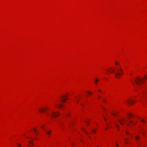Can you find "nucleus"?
<instances>
[{"instance_id": "1", "label": "nucleus", "mask_w": 147, "mask_h": 147, "mask_svg": "<svg viewBox=\"0 0 147 147\" xmlns=\"http://www.w3.org/2000/svg\"><path fill=\"white\" fill-rule=\"evenodd\" d=\"M116 74L115 77L117 78H119L123 74V71L121 68V66H119V68H117V70L115 71Z\"/></svg>"}, {"instance_id": "2", "label": "nucleus", "mask_w": 147, "mask_h": 147, "mask_svg": "<svg viewBox=\"0 0 147 147\" xmlns=\"http://www.w3.org/2000/svg\"><path fill=\"white\" fill-rule=\"evenodd\" d=\"M144 81L143 79H140L138 78H136L135 80L136 84L138 86L142 84Z\"/></svg>"}, {"instance_id": "3", "label": "nucleus", "mask_w": 147, "mask_h": 147, "mask_svg": "<svg viewBox=\"0 0 147 147\" xmlns=\"http://www.w3.org/2000/svg\"><path fill=\"white\" fill-rule=\"evenodd\" d=\"M60 114L59 113L52 112L51 113V115L53 117H57Z\"/></svg>"}, {"instance_id": "4", "label": "nucleus", "mask_w": 147, "mask_h": 147, "mask_svg": "<svg viewBox=\"0 0 147 147\" xmlns=\"http://www.w3.org/2000/svg\"><path fill=\"white\" fill-rule=\"evenodd\" d=\"M48 109V108L47 107L41 108L39 109V111L41 112L42 113L45 112Z\"/></svg>"}, {"instance_id": "5", "label": "nucleus", "mask_w": 147, "mask_h": 147, "mask_svg": "<svg viewBox=\"0 0 147 147\" xmlns=\"http://www.w3.org/2000/svg\"><path fill=\"white\" fill-rule=\"evenodd\" d=\"M125 120L124 118H122L121 119L119 120V121L121 124L123 125L124 124Z\"/></svg>"}, {"instance_id": "6", "label": "nucleus", "mask_w": 147, "mask_h": 147, "mask_svg": "<svg viewBox=\"0 0 147 147\" xmlns=\"http://www.w3.org/2000/svg\"><path fill=\"white\" fill-rule=\"evenodd\" d=\"M61 98L62 99L61 100L63 102L65 101L67 99V98H65L64 96L61 97Z\"/></svg>"}, {"instance_id": "7", "label": "nucleus", "mask_w": 147, "mask_h": 147, "mask_svg": "<svg viewBox=\"0 0 147 147\" xmlns=\"http://www.w3.org/2000/svg\"><path fill=\"white\" fill-rule=\"evenodd\" d=\"M135 102V101L134 100H129L127 101V103L130 105L134 104Z\"/></svg>"}, {"instance_id": "8", "label": "nucleus", "mask_w": 147, "mask_h": 147, "mask_svg": "<svg viewBox=\"0 0 147 147\" xmlns=\"http://www.w3.org/2000/svg\"><path fill=\"white\" fill-rule=\"evenodd\" d=\"M52 132V131L50 130H49L47 131L46 132V134L49 136H50L51 134V133Z\"/></svg>"}, {"instance_id": "9", "label": "nucleus", "mask_w": 147, "mask_h": 147, "mask_svg": "<svg viewBox=\"0 0 147 147\" xmlns=\"http://www.w3.org/2000/svg\"><path fill=\"white\" fill-rule=\"evenodd\" d=\"M140 136H136L135 137V138L137 140L138 145H139V142L138 141V140H139V139H140Z\"/></svg>"}, {"instance_id": "10", "label": "nucleus", "mask_w": 147, "mask_h": 147, "mask_svg": "<svg viewBox=\"0 0 147 147\" xmlns=\"http://www.w3.org/2000/svg\"><path fill=\"white\" fill-rule=\"evenodd\" d=\"M56 105L57 107H59L61 108H62L63 107V105L59 103H57V104H56Z\"/></svg>"}, {"instance_id": "11", "label": "nucleus", "mask_w": 147, "mask_h": 147, "mask_svg": "<svg viewBox=\"0 0 147 147\" xmlns=\"http://www.w3.org/2000/svg\"><path fill=\"white\" fill-rule=\"evenodd\" d=\"M98 81H99V79L98 78H96L95 79V82H94V83H95V84H97V82H98Z\"/></svg>"}, {"instance_id": "12", "label": "nucleus", "mask_w": 147, "mask_h": 147, "mask_svg": "<svg viewBox=\"0 0 147 147\" xmlns=\"http://www.w3.org/2000/svg\"><path fill=\"white\" fill-rule=\"evenodd\" d=\"M82 130L85 133H86L87 134L88 136H89L88 134L87 133V131H86V130L83 128H82Z\"/></svg>"}, {"instance_id": "13", "label": "nucleus", "mask_w": 147, "mask_h": 147, "mask_svg": "<svg viewBox=\"0 0 147 147\" xmlns=\"http://www.w3.org/2000/svg\"><path fill=\"white\" fill-rule=\"evenodd\" d=\"M115 64L116 65H119V63L117 61H116L115 63Z\"/></svg>"}, {"instance_id": "14", "label": "nucleus", "mask_w": 147, "mask_h": 147, "mask_svg": "<svg viewBox=\"0 0 147 147\" xmlns=\"http://www.w3.org/2000/svg\"><path fill=\"white\" fill-rule=\"evenodd\" d=\"M87 93L88 94H92V93L90 92H87Z\"/></svg>"}, {"instance_id": "15", "label": "nucleus", "mask_w": 147, "mask_h": 147, "mask_svg": "<svg viewBox=\"0 0 147 147\" xmlns=\"http://www.w3.org/2000/svg\"><path fill=\"white\" fill-rule=\"evenodd\" d=\"M141 122H143L144 123H145V121L144 120H141Z\"/></svg>"}, {"instance_id": "16", "label": "nucleus", "mask_w": 147, "mask_h": 147, "mask_svg": "<svg viewBox=\"0 0 147 147\" xmlns=\"http://www.w3.org/2000/svg\"><path fill=\"white\" fill-rule=\"evenodd\" d=\"M114 71H115V69H113L111 72V73H112Z\"/></svg>"}, {"instance_id": "17", "label": "nucleus", "mask_w": 147, "mask_h": 147, "mask_svg": "<svg viewBox=\"0 0 147 147\" xmlns=\"http://www.w3.org/2000/svg\"><path fill=\"white\" fill-rule=\"evenodd\" d=\"M116 125L117 127V128L119 127V125H117V124H116Z\"/></svg>"}, {"instance_id": "18", "label": "nucleus", "mask_w": 147, "mask_h": 147, "mask_svg": "<svg viewBox=\"0 0 147 147\" xmlns=\"http://www.w3.org/2000/svg\"><path fill=\"white\" fill-rule=\"evenodd\" d=\"M128 115H129L130 116V117H131V116H132V115L131 114H128Z\"/></svg>"}, {"instance_id": "19", "label": "nucleus", "mask_w": 147, "mask_h": 147, "mask_svg": "<svg viewBox=\"0 0 147 147\" xmlns=\"http://www.w3.org/2000/svg\"><path fill=\"white\" fill-rule=\"evenodd\" d=\"M98 99H100V96L99 95H98Z\"/></svg>"}, {"instance_id": "20", "label": "nucleus", "mask_w": 147, "mask_h": 147, "mask_svg": "<svg viewBox=\"0 0 147 147\" xmlns=\"http://www.w3.org/2000/svg\"><path fill=\"white\" fill-rule=\"evenodd\" d=\"M33 130H34V131L35 132H36V129H33Z\"/></svg>"}, {"instance_id": "21", "label": "nucleus", "mask_w": 147, "mask_h": 147, "mask_svg": "<svg viewBox=\"0 0 147 147\" xmlns=\"http://www.w3.org/2000/svg\"><path fill=\"white\" fill-rule=\"evenodd\" d=\"M17 145H18V146H19L20 147L21 146V145L20 144H17Z\"/></svg>"}, {"instance_id": "22", "label": "nucleus", "mask_w": 147, "mask_h": 147, "mask_svg": "<svg viewBox=\"0 0 147 147\" xmlns=\"http://www.w3.org/2000/svg\"><path fill=\"white\" fill-rule=\"evenodd\" d=\"M92 131L93 132H94L95 131V130H94V129H92Z\"/></svg>"}, {"instance_id": "23", "label": "nucleus", "mask_w": 147, "mask_h": 147, "mask_svg": "<svg viewBox=\"0 0 147 147\" xmlns=\"http://www.w3.org/2000/svg\"><path fill=\"white\" fill-rule=\"evenodd\" d=\"M126 133L127 134H129V133L127 131L126 132Z\"/></svg>"}, {"instance_id": "24", "label": "nucleus", "mask_w": 147, "mask_h": 147, "mask_svg": "<svg viewBox=\"0 0 147 147\" xmlns=\"http://www.w3.org/2000/svg\"><path fill=\"white\" fill-rule=\"evenodd\" d=\"M145 77L147 79V76H145Z\"/></svg>"}, {"instance_id": "25", "label": "nucleus", "mask_w": 147, "mask_h": 147, "mask_svg": "<svg viewBox=\"0 0 147 147\" xmlns=\"http://www.w3.org/2000/svg\"><path fill=\"white\" fill-rule=\"evenodd\" d=\"M144 131H142V134H144Z\"/></svg>"}, {"instance_id": "26", "label": "nucleus", "mask_w": 147, "mask_h": 147, "mask_svg": "<svg viewBox=\"0 0 147 147\" xmlns=\"http://www.w3.org/2000/svg\"><path fill=\"white\" fill-rule=\"evenodd\" d=\"M112 114L114 116L115 115V113H112Z\"/></svg>"}, {"instance_id": "27", "label": "nucleus", "mask_w": 147, "mask_h": 147, "mask_svg": "<svg viewBox=\"0 0 147 147\" xmlns=\"http://www.w3.org/2000/svg\"><path fill=\"white\" fill-rule=\"evenodd\" d=\"M129 122H130V123H132V121H130Z\"/></svg>"}, {"instance_id": "28", "label": "nucleus", "mask_w": 147, "mask_h": 147, "mask_svg": "<svg viewBox=\"0 0 147 147\" xmlns=\"http://www.w3.org/2000/svg\"><path fill=\"white\" fill-rule=\"evenodd\" d=\"M103 101L104 102H106V100H103Z\"/></svg>"}, {"instance_id": "29", "label": "nucleus", "mask_w": 147, "mask_h": 147, "mask_svg": "<svg viewBox=\"0 0 147 147\" xmlns=\"http://www.w3.org/2000/svg\"><path fill=\"white\" fill-rule=\"evenodd\" d=\"M116 146L117 147H119L118 146L117 144H116Z\"/></svg>"}, {"instance_id": "30", "label": "nucleus", "mask_w": 147, "mask_h": 147, "mask_svg": "<svg viewBox=\"0 0 147 147\" xmlns=\"http://www.w3.org/2000/svg\"><path fill=\"white\" fill-rule=\"evenodd\" d=\"M98 92H101V90H98Z\"/></svg>"}, {"instance_id": "31", "label": "nucleus", "mask_w": 147, "mask_h": 147, "mask_svg": "<svg viewBox=\"0 0 147 147\" xmlns=\"http://www.w3.org/2000/svg\"><path fill=\"white\" fill-rule=\"evenodd\" d=\"M31 144H32V145H33V143L31 142Z\"/></svg>"}, {"instance_id": "32", "label": "nucleus", "mask_w": 147, "mask_h": 147, "mask_svg": "<svg viewBox=\"0 0 147 147\" xmlns=\"http://www.w3.org/2000/svg\"><path fill=\"white\" fill-rule=\"evenodd\" d=\"M104 119L105 120V121H107V119H106L105 118H104Z\"/></svg>"}, {"instance_id": "33", "label": "nucleus", "mask_w": 147, "mask_h": 147, "mask_svg": "<svg viewBox=\"0 0 147 147\" xmlns=\"http://www.w3.org/2000/svg\"><path fill=\"white\" fill-rule=\"evenodd\" d=\"M41 128L42 129H44V128L42 126H41Z\"/></svg>"}, {"instance_id": "34", "label": "nucleus", "mask_w": 147, "mask_h": 147, "mask_svg": "<svg viewBox=\"0 0 147 147\" xmlns=\"http://www.w3.org/2000/svg\"><path fill=\"white\" fill-rule=\"evenodd\" d=\"M85 122H86V123H88V124H89V123H88V122H87V121H85Z\"/></svg>"}, {"instance_id": "35", "label": "nucleus", "mask_w": 147, "mask_h": 147, "mask_svg": "<svg viewBox=\"0 0 147 147\" xmlns=\"http://www.w3.org/2000/svg\"><path fill=\"white\" fill-rule=\"evenodd\" d=\"M77 100V103H78V100Z\"/></svg>"}, {"instance_id": "36", "label": "nucleus", "mask_w": 147, "mask_h": 147, "mask_svg": "<svg viewBox=\"0 0 147 147\" xmlns=\"http://www.w3.org/2000/svg\"><path fill=\"white\" fill-rule=\"evenodd\" d=\"M127 125H128V126H129V124H127Z\"/></svg>"}, {"instance_id": "37", "label": "nucleus", "mask_w": 147, "mask_h": 147, "mask_svg": "<svg viewBox=\"0 0 147 147\" xmlns=\"http://www.w3.org/2000/svg\"><path fill=\"white\" fill-rule=\"evenodd\" d=\"M126 143H127V144H128V142H126Z\"/></svg>"}, {"instance_id": "38", "label": "nucleus", "mask_w": 147, "mask_h": 147, "mask_svg": "<svg viewBox=\"0 0 147 147\" xmlns=\"http://www.w3.org/2000/svg\"><path fill=\"white\" fill-rule=\"evenodd\" d=\"M125 140H126V141H127V139H125Z\"/></svg>"}, {"instance_id": "39", "label": "nucleus", "mask_w": 147, "mask_h": 147, "mask_svg": "<svg viewBox=\"0 0 147 147\" xmlns=\"http://www.w3.org/2000/svg\"><path fill=\"white\" fill-rule=\"evenodd\" d=\"M29 142L30 143H31L30 141H29Z\"/></svg>"}, {"instance_id": "40", "label": "nucleus", "mask_w": 147, "mask_h": 147, "mask_svg": "<svg viewBox=\"0 0 147 147\" xmlns=\"http://www.w3.org/2000/svg\"><path fill=\"white\" fill-rule=\"evenodd\" d=\"M37 134H36V136H37Z\"/></svg>"}, {"instance_id": "41", "label": "nucleus", "mask_w": 147, "mask_h": 147, "mask_svg": "<svg viewBox=\"0 0 147 147\" xmlns=\"http://www.w3.org/2000/svg\"><path fill=\"white\" fill-rule=\"evenodd\" d=\"M107 129V128H105V129L106 130Z\"/></svg>"}, {"instance_id": "42", "label": "nucleus", "mask_w": 147, "mask_h": 147, "mask_svg": "<svg viewBox=\"0 0 147 147\" xmlns=\"http://www.w3.org/2000/svg\"><path fill=\"white\" fill-rule=\"evenodd\" d=\"M81 105H82V104H81Z\"/></svg>"}, {"instance_id": "43", "label": "nucleus", "mask_w": 147, "mask_h": 147, "mask_svg": "<svg viewBox=\"0 0 147 147\" xmlns=\"http://www.w3.org/2000/svg\"><path fill=\"white\" fill-rule=\"evenodd\" d=\"M127 118L129 119V117H128Z\"/></svg>"}, {"instance_id": "44", "label": "nucleus", "mask_w": 147, "mask_h": 147, "mask_svg": "<svg viewBox=\"0 0 147 147\" xmlns=\"http://www.w3.org/2000/svg\"><path fill=\"white\" fill-rule=\"evenodd\" d=\"M69 117H70V115H69Z\"/></svg>"}, {"instance_id": "45", "label": "nucleus", "mask_w": 147, "mask_h": 147, "mask_svg": "<svg viewBox=\"0 0 147 147\" xmlns=\"http://www.w3.org/2000/svg\"><path fill=\"white\" fill-rule=\"evenodd\" d=\"M33 141V140H32V141H32H32Z\"/></svg>"}]
</instances>
